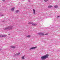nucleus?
Listing matches in <instances>:
<instances>
[{
	"mask_svg": "<svg viewBox=\"0 0 60 60\" xmlns=\"http://www.w3.org/2000/svg\"><path fill=\"white\" fill-rule=\"evenodd\" d=\"M49 56V55L46 54L45 55L42 56L41 57V59L42 60H45V59L48 58Z\"/></svg>",
	"mask_w": 60,
	"mask_h": 60,
	"instance_id": "obj_1",
	"label": "nucleus"
},
{
	"mask_svg": "<svg viewBox=\"0 0 60 60\" xmlns=\"http://www.w3.org/2000/svg\"><path fill=\"white\" fill-rule=\"evenodd\" d=\"M29 24H32L33 26H36L37 25L36 24H34L33 23L31 22H29Z\"/></svg>",
	"mask_w": 60,
	"mask_h": 60,
	"instance_id": "obj_2",
	"label": "nucleus"
},
{
	"mask_svg": "<svg viewBox=\"0 0 60 60\" xmlns=\"http://www.w3.org/2000/svg\"><path fill=\"white\" fill-rule=\"evenodd\" d=\"M6 36V35H0V37H4Z\"/></svg>",
	"mask_w": 60,
	"mask_h": 60,
	"instance_id": "obj_3",
	"label": "nucleus"
},
{
	"mask_svg": "<svg viewBox=\"0 0 60 60\" xmlns=\"http://www.w3.org/2000/svg\"><path fill=\"white\" fill-rule=\"evenodd\" d=\"M36 48H37V47H34L30 48V49H36Z\"/></svg>",
	"mask_w": 60,
	"mask_h": 60,
	"instance_id": "obj_4",
	"label": "nucleus"
},
{
	"mask_svg": "<svg viewBox=\"0 0 60 60\" xmlns=\"http://www.w3.org/2000/svg\"><path fill=\"white\" fill-rule=\"evenodd\" d=\"M38 34H41L42 35H44V34L42 33H39Z\"/></svg>",
	"mask_w": 60,
	"mask_h": 60,
	"instance_id": "obj_5",
	"label": "nucleus"
},
{
	"mask_svg": "<svg viewBox=\"0 0 60 60\" xmlns=\"http://www.w3.org/2000/svg\"><path fill=\"white\" fill-rule=\"evenodd\" d=\"M58 6L57 5H56L55 6H54V8H58Z\"/></svg>",
	"mask_w": 60,
	"mask_h": 60,
	"instance_id": "obj_6",
	"label": "nucleus"
},
{
	"mask_svg": "<svg viewBox=\"0 0 60 60\" xmlns=\"http://www.w3.org/2000/svg\"><path fill=\"white\" fill-rule=\"evenodd\" d=\"M53 7V6H49L48 7V8H51V7Z\"/></svg>",
	"mask_w": 60,
	"mask_h": 60,
	"instance_id": "obj_7",
	"label": "nucleus"
},
{
	"mask_svg": "<svg viewBox=\"0 0 60 60\" xmlns=\"http://www.w3.org/2000/svg\"><path fill=\"white\" fill-rule=\"evenodd\" d=\"M33 12H34L33 14H35V10H34V9H33Z\"/></svg>",
	"mask_w": 60,
	"mask_h": 60,
	"instance_id": "obj_8",
	"label": "nucleus"
},
{
	"mask_svg": "<svg viewBox=\"0 0 60 60\" xmlns=\"http://www.w3.org/2000/svg\"><path fill=\"white\" fill-rule=\"evenodd\" d=\"M15 8H12L11 9V10L12 11H14V9Z\"/></svg>",
	"mask_w": 60,
	"mask_h": 60,
	"instance_id": "obj_9",
	"label": "nucleus"
},
{
	"mask_svg": "<svg viewBox=\"0 0 60 60\" xmlns=\"http://www.w3.org/2000/svg\"><path fill=\"white\" fill-rule=\"evenodd\" d=\"M24 57H25V56H24L22 57V59H24Z\"/></svg>",
	"mask_w": 60,
	"mask_h": 60,
	"instance_id": "obj_10",
	"label": "nucleus"
},
{
	"mask_svg": "<svg viewBox=\"0 0 60 60\" xmlns=\"http://www.w3.org/2000/svg\"><path fill=\"white\" fill-rule=\"evenodd\" d=\"M20 54V53L19 52L18 53H16V55H19Z\"/></svg>",
	"mask_w": 60,
	"mask_h": 60,
	"instance_id": "obj_11",
	"label": "nucleus"
},
{
	"mask_svg": "<svg viewBox=\"0 0 60 60\" xmlns=\"http://www.w3.org/2000/svg\"><path fill=\"white\" fill-rule=\"evenodd\" d=\"M31 36L30 35H28L26 36V37H30Z\"/></svg>",
	"mask_w": 60,
	"mask_h": 60,
	"instance_id": "obj_12",
	"label": "nucleus"
},
{
	"mask_svg": "<svg viewBox=\"0 0 60 60\" xmlns=\"http://www.w3.org/2000/svg\"><path fill=\"white\" fill-rule=\"evenodd\" d=\"M11 48H13V49L14 48H15V46H11Z\"/></svg>",
	"mask_w": 60,
	"mask_h": 60,
	"instance_id": "obj_13",
	"label": "nucleus"
},
{
	"mask_svg": "<svg viewBox=\"0 0 60 60\" xmlns=\"http://www.w3.org/2000/svg\"><path fill=\"white\" fill-rule=\"evenodd\" d=\"M19 12V10H17L16 11V12Z\"/></svg>",
	"mask_w": 60,
	"mask_h": 60,
	"instance_id": "obj_14",
	"label": "nucleus"
},
{
	"mask_svg": "<svg viewBox=\"0 0 60 60\" xmlns=\"http://www.w3.org/2000/svg\"><path fill=\"white\" fill-rule=\"evenodd\" d=\"M48 1V0H44V1L45 2H47V1Z\"/></svg>",
	"mask_w": 60,
	"mask_h": 60,
	"instance_id": "obj_15",
	"label": "nucleus"
},
{
	"mask_svg": "<svg viewBox=\"0 0 60 60\" xmlns=\"http://www.w3.org/2000/svg\"><path fill=\"white\" fill-rule=\"evenodd\" d=\"M9 29V27H8L7 28L5 29Z\"/></svg>",
	"mask_w": 60,
	"mask_h": 60,
	"instance_id": "obj_16",
	"label": "nucleus"
},
{
	"mask_svg": "<svg viewBox=\"0 0 60 60\" xmlns=\"http://www.w3.org/2000/svg\"><path fill=\"white\" fill-rule=\"evenodd\" d=\"M48 33H46V34H45V35H48Z\"/></svg>",
	"mask_w": 60,
	"mask_h": 60,
	"instance_id": "obj_17",
	"label": "nucleus"
},
{
	"mask_svg": "<svg viewBox=\"0 0 60 60\" xmlns=\"http://www.w3.org/2000/svg\"><path fill=\"white\" fill-rule=\"evenodd\" d=\"M2 1L4 2V0H2Z\"/></svg>",
	"mask_w": 60,
	"mask_h": 60,
	"instance_id": "obj_18",
	"label": "nucleus"
},
{
	"mask_svg": "<svg viewBox=\"0 0 60 60\" xmlns=\"http://www.w3.org/2000/svg\"><path fill=\"white\" fill-rule=\"evenodd\" d=\"M58 17H59V16H58L57 17V18H58Z\"/></svg>",
	"mask_w": 60,
	"mask_h": 60,
	"instance_id": "obj_19",
	"label": "nucleus"
},
{
	"mask_svg": "<svg viewBox=\"0 0 60 60\" xmlns=\"http://www.w3.org/2000/svg\"><path fill=\"white\" fill-rule=\"evenodd\" d=\"M2 15V16H4V15Z\"/></svg>",
	"mask_w": 60,
	"mask_h": 60,
	"instance_id": "obj_20",
	"label": "nucleus"
}]
</instances>
